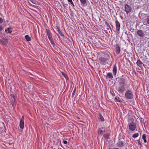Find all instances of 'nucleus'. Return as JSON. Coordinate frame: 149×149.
I'll list each match as a JSON object with an SVG mask.
<instances>
[{
  "mask_svg": "<svg viewBox=\"0 0 149 149\" xmlns=\"http://www.w3.org/2000/svg\"><path fill=\"white\" fill-rule=\"evenodd\" d=\"M118 84L122 85L125 86L129 81V78L126 75H123L122 77L118 78Z\"/></svg>",
  "mask_w": 149,
  "mask_h": 149,
  "instance_id": "nucleus-1",
  "label": "nucleus"
},
{
  "mask_svg": "<svg viewBox=\"0 0 149 149\" xmlns=\"http://www.w3.org/2000/svg\"><path fill=\"white\" fill-rule=\"evenodd\" d=\"M125 97L127 99H132L133 97V93L131 91L127 90L125 93Z\"/></svg>",
  "mask_w": 149,
  "mask_h": 149,
  "instance_id": "nucleus-2",
  "label": "nucleus"
},
{
  "mask_svg": "<svg viewBox=\"0 0 149 149\" xmlns=\"http://www.w3.org/2000/svg\"><path fill=\"white\" fill-rule=\"evenodd\" d=\"M117 90L119 93H123L125 90V86L118 84V86Z\"/></svg>",
  "mask_w": 149,
  "mask_h": 149,
  "instance_id": "nucleus-3",
  "label": "nucleus"
},
{
  "mask_svg": "<svg viewBox=\"0 0 149 149\" xmlns=\"http://www.w3.org/2000/svg\"><path fill=\"white\" fill-rule=\"evenodd\" d=\"M129 127L130 131H134L136 128V124L135 123H129Z\"/></svg>",
  "mask_w": 149,
  "mask_h": 149,
  "instance_id": "nucleus-4",
  "label": "nucleus"
},
{
  "mask_svg": "<svg viewBox=\"0 0 149 149\" xmlns=\"http://www.w3.org/2000/svg\"><path fill=\"white\" fill-rule=\"evenodd\" d=\"M125 10L124 11H125L127 14L130 13L131 12L132 10V8L131 6L127 4H126L124 6Z\"/></svg>",
  "mask_w": 149,
  "mask_h": 149,
  "instance_id": "nucleus-5",
  "label": "nucleus"
},
{
  "mask_svg": "<svg viewBox=\"0 0 149 149\" xmlns=\"http://www.w3.org/2000/svg\"><path fill=\"white\" fill-rule=\"evenodd\" d=\"M8 43V40L5 38L0 39V43L2 45L6 46Z\"/></svg>",
  "mask_w": 149,
  "mask_h": 149,
  "instance_id": "nucleus-6",
  "label": "nucleus"
},
{
  "mask_svg": "<svg viewBox=\"0 0 149 149\" xmlns=\"http://www.w3.org/2000/svg\"><path fill=\"white\" fill-rule=\"evenodd\" d=\"M116 27V30L117 33H120V24L118 21L117 20L115 21Z\"/></svg>",
  "mask_w": 149,
  "mask_h": 149,
  "instance_id": "nucleus-7",
  "label": "nucleus"
},
{
  "mask_svg": "<svg viewBox=\"0 0 149 149\" xmlns=\"http://www.w3.org/2000/svg\"><path fill=\"white\" fill-rule=\"evenodd\" d=\"M11 96V102L13 107H14L15 105V96L13 94H11L10 95Z\"/></svg>",
  "mask_w": 149,
  "mask_h": 149,
  "instance_id": "nucleus-8",
  "label": "nucleus"
},
{
  "mask_svg": "<svg viewBox=\"0 0 149 149\" xmlns=\"http://www.w3.org/2000/svg\"><path fill=\"white\" fill-rule=\"evenodd\" d=\"M114 46L115 47L116 54H119L120 52V47L117 44L115 45Z\"/></svg>",
  "mask_w": 149,
  "mask_h": 149,
  "instance_id": "nucleus-9",
  "label": "nucleus"
},
{
  "mask_svg": "<svg viewBox=\"0 0 149 149\" xmlns=\"http://www.w3.org/2000/svg\"><path fill=\"white\" fill-rule=\"evenodd\" d=\"M137 34L138 36L141 37H143L145 36V34L142 30H139L137 31Z\"/></svg>",
  "mask_w": 149,
  "mask_h": 149,
  "instance_id": "nucleus-10",
  "label": "nucleus"
},
{
  "mask_svg": "<svg viewBox=\"0 0 149 149\" xmlns=\"http://www.w3.org/2000/svg\"><path fill=\"white\" fill-rule=\"evenodd\" d=\"M117 145L118 147H122L124 146V144L122 141H119L117 143Z\"/></svg>",
  "mask_w": 149,
  "mask_h": 149,
  "instance_id": "nucleus-11",
  "label": "nucleus"
},
{
  "mask_svg": "<svg viewBox=\"0 0 149 149\" xmlns=\"http://www.w3.org/2000/svg\"><path fill=\"white\" fill-rule=\"evenodd\" d=\"M99 59L101 61V62L102 63H105L108 60V59L107 58L103 57H101L99 58Z\"/></svg>",
  "mask_w": 149,
  "mask_h": 149,
  "instance_id": "nucleus-12",
  "label": "nucleus"
},
{
  "mask_svg": "<svg viewBox=\"0 0 149 149\" xmlns=\"http://www.w3.org/2000/svg\"><path fill=\"white\" fill-rule=\"evenodd\" d=\"M136 64L139 67L141 68L143 67V64L142 63V62L140 60H138L136 62Z\"/></svg>",
  "mask_w": 149,
  "mask_h": 149,
  "instance_id": "nucleus-13",
  "label": "nucleus"
},
{
  "mask_svg": "<svg viewBox=\"0 0 149 149\" xmlns=\"http://www.w3.org/2000/svg\"><path fill=\"white\" fill-rule=\"evenodd\" d=\"M117 71V67L115 65L114 66L113 70V72L114 75H115L116 74Z\"/></svg>",
  "mask_w": 149,
  "mask_h": 149,
  "instance_id": "nucleus-14",
  "label": "nucleus"
},
{
  "mask_svg": "<svg viewBox=\"0 0 149 149\" xmlns=\"http://www.w3.org/2000/svg\"><path fill=\"white\" fill-rule=\"evenodd\" d=\"M19 126L20 128L21 129H23L24 128V121H20Z\"/></svg>",
  "mask_w": 149,
  "mask_h": 149,
  "instance_id": "nucleus-15",
  "label": "nucleus"
},
{
  "mask_svg": "<svg viewBox=\"0 0 149 149\" xmlns=\"http://www.w3.org/2000/svg\"><path fill=\"white\" fill-rule=\"evenodd\" d=\"M46 32L47 35L48 37H49L52 36V35L50 31L48 29H46Z\"/></svg>",
  "mask_w": 149,
  "mask_h": 149,
  "instance_id": "nucleus-16",
  "label": "nucleus"
},
{
  "mask_svg": "<svg viewBox=\"0 0 149 149\" xmlns=\"http://www.w3.org/2000/svg\"><path fill=\"white\" fill-rule=\"evenodd\" d=\"M56 28H57L56 30L60 34V35L62 37H64V35L62 33L61 31L60 30V29L58 28V27L57 26H56Z\"/></svg>",
  "mask_w": 149,
  "mask_h": 149,
  "instance_id": "nucleus-17",
  "label": "nucleus"
},
{
  "mask_svg": "<svg viewBox=\"0 0 149 149\" xmlns=\"http://www.w3.org/2000/svg\"><path fill=\"white\" fill-rule=\"evenodd\" d=\"M80 1L81 5L82 6H85V5L86 2V0H80Z\"/></svg>",
  "mask_w": 149,
  "mask_h": 149,
  "instance_id": "nucleus-18",
  "label": "nucleus"
},
{
  "mask_svg": "<svg viewBox=\"0 0 149 149\" xmlns=\"http://www.w3.org/2000/svg\"><path fill=\"white\" fill-rule=\"evenodd\" d=\"M107 77H108L109 78L112 79L113 78V77L112 73L109 72L107 74Z\"/></svg>",
  "mask_w": 149,
  "mask_h": 149,
  "instance_id": "nucleus-19",
  "label": "nucleus"
},
{
  "mask_svg": "<svg viewBox=\"0 0 149 149\" xmlns=\"http://www.w3.org/2000/svg\"><path fill=\"white\" fill-rule=\"evenodd\" d=\"M115 99L117 101H118L119 102H122V100L121 99V98L120 97H119L118 96L116 97L115 98Z\"/></svg>",
  "mask_w": 149,
  "mask_h": 149,
  "instance_id": "nucleus-20",
  "label": "nucleus"
},
{
  "mask_svg": "<svg viewBox=\"0 0 149 149\" xmlns=\"http://www.w3.org/2000/svg\"><path fill=\"white\" fill-rule=\"evenodd\" d=\"M26 40L28 41H29L31 40V39L30 37L28 35H26L25 37Z\"/></svg>",
  "mask_w": 149,
  "mask_h": 149,
  "instance_id": "nucleus-21",
  "label": "nucleus"
},
{
  "mask_svg": "<svg viewBox=\"0 0 149 149\" xmlns=\"http://www.w3.org/2000/svg\"><path fill=\"white\" fill-rule=\"evenodd\" d=\"M11 29L10 28H8L7 29L5 30V31L8 33H10L12 31L10 30Z\"/></svg>",
  "mask_w": 149,
  "mask_h": 149,
  "instance_id": "nucleus-22",
  "label": "nucleus"
},
{
  "mask_svg": "<svg viewBox=\"0 0 149 149\" xmlns=\"http://www.w3.org/2000/svg\"><path fill=\"white\" fill-rule=\"evenodd\" d=\"M142 139L144 141L145 143H146L147 142L146 140V135L145 134H143L142 135Z\"/></svg>",
  "mask_w": 149,
  "mask_h": 149,
  "instance_id": "nucleus-23",
  "label": "nucleus"
},
{
  "mask_svg": "<svg viewBox=\"0 0 149 149\" xmlns=\"http://www.w3.org/2000/svg\"><path fill=\"white\" fill-rule=\"evenodd\" d=\"M49 40H50L51 44L53 45V47H54L55 45V44L54 42L53 39L52 38V39H50Z\"/></svg>",
  "mask_w": 149,
  "mask_h": 149,
  "instance_id": "nucleus-24",
  "label": "nucleus"
},
{
  "mask_svg": "<svg viewBox=\"0 0 149 149\" xmlns=\"http://www.w3.org/2000/svg\"><path fill=\"white\" fill-rule=\"evenodd\" d=\"M68 2L70 3V4L73 7L74 6V4L72 0H68Z\"/></svg>",
  "mask_w": 149,
  "mask_h": 149,
  "instance_id": "nucleus-25",
  "label": "nucleus"
},
{
  "mask_svg": "<svg viewBox=\"0 0 149 149\" xmlns=\"http://www.w3.org/2000/svg\"><path fill=\"white\" fill-rule=\"evenodd\" d=\"M76 87H75L74 89V90L72 92V97H73V96H74V95L75 94V92L76 91Z\"/></svg>",
  "mask_w": 149,
  "mask_h": 149,
  "instance_id": "nucleus-26",
  "label": "nucleus"
},
{
  "mask_svg": "<svg viewBox=\"0 0 149 149\" xmlns=\"http://www.w3.org/2000/svg\"><path fill=\"white\" fill-rule=\"evenodd\" d=\"M139 136V133H136L134 134H133L132 136V137L133 138H135L136 137H137Z\"/></svg>",
  "mask_w": 149,
  "mask_h": 149,
  "instance_id": "nucleus-27",
  "label": "nucleus"
},
{
  "mask_svg": "<svg viewBox=\"0 0 149 149\" xmlns=\"http://www.w3.org/2000/svg\"><path fill=\"white\" fill-rule=\"evenodd\" d=\"M99 118L101 121H103L104 120V118L101 114H100L99 116Z\"/></svg>",
  "mask_w": 149,
  "mask_h": 149,
  "instance_id": "nucleus-28",
  "label": "nucleus"
},
{
  "mask_svg": "<svg viewBox=\"0 0 149 149\" xmlns=\"http://www.w3.org/2000/svg\"><path fill=\"white\" fill-rule=\"evenodd\" d=\"M62 74L64 76V77L66 79L68 77L67 75L65 74L64 72H62Z\"/></svg>",
  "mask_w": 149,
  "mask_h": 149,
  "instance_id": "nucleus-29",
  "label": "nucleus"
},
{
  "mask_svg": "<svg viewBox=\"0 0 149 149\" xmlns=\"http://www.w3.org/2000/svg\"><path fill=\"white\" fill-rule=\"evenodd\" d=\"M130 123H134V120L132 118H131L130 119Z\"/></svg>",
  "mask_w": 149,
  "mask_h": 149,
  "instance_id": "nucleus-30",
  "label": "nucleus"
},
{
  "mask_svg": "<svg viewBox=\"0 0 149 149\" xmlns=\"http://www.w3.org/2000/svg\"><path fill=\"white\" fill-rule=\"evenodd\" d=\"M33 3L36 4V1L35 0H30Z\"/></svg>",
  "mask_w": 149,
  "mask_h": 149,
  "instance_id": "nucleus-31",
  "label": "nucleus"
},
{
  "mask_svg": "<svg viewBox=\"0 0 149 149\" xmlns=\"http://www.w3.org/2000/svg\"><path fill=\"white\" fill-rule=\"evenodd\" d=\"M103 131L102 130H100L99 131V133L100 134V135H102L103 134Z\"/></svg>",
  "mask_w": 149,
  "mask_h": 149,
  "instance_id": "nucleus-32",
  "label": "nucleus"
},
{
  "mask_svg": "<svg viewBox=\"0 0 149 149\" xmlns=\"http://www.w3.org/2000/svg\"><path fill=\"white\" fill-rule=\"evenodd\" d=\"M137 141L138 144L139 145H141V142L140 139L137 140Z\"/></svg>",
  "mask_w": 149,
  "mask_h": 149,
  "instance_id": "nucleus-33",
  "label": "nucleus"
},
{
  "mask_svg": "<svg viewBox=\"0 0 149 149\" xmlns=\"http://www.w3.org/2000/svg\"><path fill=\"white\" fill-rule=\"evenodd\" d=\"M105 24L106 25L107 27H108L110 25L106 21L105 22Z\"/></svg>",
  "mask_w": 149,
  "mask_h": 149,
  "instance_id": "nucleus-34",
  "label": "nucleus"
},
{
  "mask_svg": "<svg viewBox=\"0 0 149 149\" xmlns=\"http://www.w3.org/2000/svg\"><path fill=\"white\" fill-rule=\"evenodd\" d=\"M3 20L2 18L0 17V24H2L3 22Z\"/></svg>",
  "mask_w": 149,
  "mask_h": 149,
  "instance_id": "nucleus-35",
  "label": "nucleus"
},
{
  "mask_svg": "<svg viewBox=\"0 0 149 149\" xmlns=\"http://www.w3.org/2000/svg\"><path fill=\"white\" fill-rule=\"evenodd\" d=\"M108 135L107 134H105L104 135V137L105 138H108Z\"/></svg>",
  "mask_w": 149,
  "mask_h": 149,
  "instance_id": "nucleus-36",
  "label": "nucleus"
},
{
  "mask_svg": "<svg viewBox=\"0 0 149 149\" xmlns=\"http://www.w3.org/2000/svg\"><path fill=\"white\" fill-rule=\"evenodd\" d=\"M63 143L64 144H67L68 143V142L66 141H65V140H64L63 141Z\"/></svg>",
  "mask_w": 149,
  "mask_h": 149,
  "instance_id": "nucleus-37",
  "label": "nucleus"
},
{
  "mask_svg": "<svg viewBox=\"0 0 149 149\" xmlns=\"http://www.w3.org/2000/svg\"><path fill=\"white\" fill-rule=\"evenodd\" d=\"M3 27L1 25H0V31H2L3 29Z\"/></svg>",
  "mask_w": 149,
  "mask_h": 149,
  "instance_id": "nucleus-38",
  "label": "nucleus"
},
{
  "mask_svg": "<svg viewBox=\"0 0 149 149\" xmlns=\"http://www.w3.org/2000/svg\"><path fill=\"white\" fill-rule=\"evenodd\" d=\"M24 116H23L21 118V120H22L23 121H24Z\"/></svg>",
  "mask_w": 149,
  "mask_h": 149,
  "instance_id": "nucleus-39",
  "label": "nucleus"
},
{
  "mask_svg": "<svg viewBox=\"0 0 149 149\" xmlns=\"http://www.w3.org/2000/svg\"><path fill=\"white\" fill-rule=\"evenodd\" d=\"M48 38L49 40L50 39H52V38H53L52 36L50 37H48Z\"/></svg>",
  "mask_w": 149,
  "mask_h": 149,
  "instance_id": "nucleus-40",
  "label": "nucleus"
},
{
  "mask_svg": "<svg viewBox=\"0 0 149 149\" xmlns=\"http://www.w3.org/2000/svg\"><path fill=\"white\" fill-rule=\"evenodd\" d=\"M147 23L149 24V19H148L146 21Z\"/></svg>",
  "mask_w": 149,
  "mask_h": 149,
  "instance_id": "nucleus-41",
  "label": "nucleus"
},
{
  "mask_svg": "<svg viewBox=\"0 0 149 149\" xmlns=\"http://www.w3.org/2000/svg\"><path fill=\"white\" fill-rule=\"evenodd\" d=\"M63 6H64V7H66V6H65V4H64V3H63ZM66 4L65 5H66V6H68V4Z\"/></svg>",
  "mask_w": 149,
  "mask_h": 149,
  "instance_id": "nucleus-42",
  "label": "nucleus"
},
{
  "mask_svg": "<svg viewBox=\"0 0 149 149\" xmlns=\"http://www.w3.org/2000/svg\"><path fill=\"white\" fill-rule=\"evenodd\" d=\"M108 27L110 29V30H111V26H110V25Z\"/></svg>",
  "mask_w": 149,
  "mask_h": 149,
  "instance_id": "nucleus-43",
  "label": "nucleus"
}]
</instances>
